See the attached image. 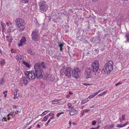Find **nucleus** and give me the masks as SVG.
Instances as JSON below:
<instances>
[{
    "instance_id": "nucleus-1",
    "label": "nucleus",
    "mask_w": 129,
    "mask_h": 129,
    "mask_svg": "<svg viewBox=\"0 0 129 129\" xmlns=\"http://www.w3.org/2000/svg\"><path fill=\"white\" fill-rule=\"evenodd\" d=\"M46 67L44 62H38L36 63L34 66V68L36 73L35 75L36 78L38 79H41L43 77V69H45Z\"/></svg>"
},
{
    "instance_id": "nucleus-2",
    "label": "nucleus",
    "mask_w": 129,
    "mask_h": 129,
    "mask_svg": "<svg viewBox=\"0 0 129 129\" xmlns=\"http://www.w3.org/2000/svg\"><path fill=\"white\" fill-rule=\"evenodd\" d=\"M113 63L112 61H108L105 64L103 70L106 74L110 73L113 69Z\"/></svg>"
},
{
    "instance_id": "nucleus-3",
    "label": "nucleus",
    "mask_w": 129,
    "mask_h": 129,
    "mask_svg": "<svg viewBox=\"0 0 129 129\" xmlns=\"http://www.w3.org/2000/svg\"><path fill=\"white\" fill-rule=\"evenodd\" d=\"M15 22L18 30L21 31H22L25 28L24 20L18 18L16 19Z\"/></svg>"
},
{
    "instance_id": "nucleus-4",
    "label": "nucleus",
    "mask_w": 129,
    "mask_h": 129,
    "mask_svg": "<svg viewBox=\"0 0 129 129\" xmlns=\"http://www.w3.org/2000/svg\"><path fill=\"white\" fill-rule=\"evenodd\" d=\"M13 108L14 109L13 112H11L10 114L6 116L4 118H3V121H7V120H9L11 117V116L13 117L15 116L16 114L18 113V111L17 110L18 107L15 105H13Z\"/></svg>"
},
{
    "instance_id": "nucleus-5",
    "label": "nucleus",
    "mask_w": 129,
    "mask_h": 129,
    "mask_svg": "<svg viewBox=\"0 0 129 129\" xmlns=\"http://www.w3.org/2000/svg\"><path fill=\"white\" fill-rule=\"evenodd\" d=\"M25 74L26 77L29 80H33L36 78L34 71L31 70L30 71L25 72Z\"/></svg>"
},
{
    "instance_id": "nucleus-6",
    "label": "nucleus",
    "mask_w": 129,
    "mask_h": 129,
    "mask_svg": "<svg viewBox=\"0 0 129 129\" xmlns=\"http://www.w3.org/2000/svg\"><path fill=\"white\" fill-rule=\"evenodd\" d=\"M40 9L41 11L45 12L48 9V6L47 3L44 1H41L39 4Z\"/></svg>"
},
{
    "instance_id": "nucleus-7",
    "label": "nucleus",
    "mask_w": 129,
    "mask_h": 129,
    "mask_svg": "<svg viewBox=\"0 0 129 129\" xmlns=\"http://www.w3.org/2000/svg\"><path fill=\"white\" fill-rule=\"evenodd\" d=\"M81 71L80 69L77 67L74 68L72 71V76L75 78H79L80 75Z\"/></svg>"
},
{
    "instance_id": "nucleus-8",
    "label": "nucleus",
    "mask_w": 129,
    "mask_h": 129,
    "mask_svg": "<svg viewBox=\"0 0 129 129\" xmlns=\"http://www.w3.org/2000/svg\"><path fill=\"white\" fill-rule=\"evenodd\" d=\"M31 36L32 39L35 41H38L40 38V35L37 29H36L32 32Z\"/></svg>"
},
{
    "instance_id": "nucleus-9",
    "label": "nucleus",
    "mask_w": 129,
    "mask_h": 129,
    "mask_svg": "<svg viewBox=\"0 0 129 129\" xmlns=\"http://www.w3.org/2000/svg\"><path fill=\"white\" fill-rule=\"evenodd\" d=\"M84 75L87 79L91 77L92 75V69L90 67H88L85 69Z\"/></svg>"
},
{
    "instance_id": "nucleus-10",
    "label": "nucleus",
    "mask_w": 129,
    "mask_h": 129,
    "mask_svg": "<svg viewBox=\"0 0 129 129\" xmlns=\"http://www.w3.org/2000/svg\"><path fill=\"white\" fill-rule=\"evenodd\" d=\"M92 67L93 68V71L94 72H97L99 67V62L97 60L94 61L92 63Z\"/></svg>"
},
{
    "instance_id": "nucleus-11",
    "label": "nucleus",
    "mask_w": 129,
    "mask_h": 129,
    "mask_svg": "<svg viewBox=\"0 0 129 129\" xmlns=\"http://www.w3.org/2000/svg\"><path fill=\"white\" fill-rule=\"evenodd\" d=\"M44 79L48 81L52 82L54 80L55 77L52 74H49L45 75L44 77Z\"/></svg>"
},
{
    "instance_id": "nucleus-12",
    "label": "nucleus",
    "mask_w": 129,
    "mask_h": 129,
    "mask_svg": "<svg viewBox=\"0 0 129 129\" xmlns=\"http://www.w3.org/2000/svg\"><path fill=\"white\" fill-rule=\"evenodd\" d=\"M28 82L26 78L25 77H22L20 79L19 84L21 86H22L23 85H26L28 83Z\"/></svg>"
},
{
    "instance_id": "nucleus-13",
    "label": "nucleus",
    "mask_w": 129,
    "mask_h": 129,
    "mask_svg": "<svg viewBox=\"0 0 129 129\" xmlns=\"http://www.w3.org/2000/svg\"><path fill=\"white\" fill-rule=\"evenodd\" d=\"M71 69V68L67 67L65 69L64 71H63L65 75L68 77L71 76L72 72Z\"/></svg>"
},
{
    "instance_id": "nucleus-14",
    "label": "nucleus",
    "mask_w": 129,
    "mask_h": 129,
    "mask_svg": "<svg viewBox=\"0 0 129 129\" xmlns=\"http://www.w3.org/2000/svg\"><path fill=\"white\" fill-rule=\"evenodd\" d=\"M26 41V38L24 37H22L20 41V43L18 44L19 46L21 47L25 45Z\"/></svg>"
},
{
    "instance_id": "nucleus-15",
    "label": "nucleus",
    "mask_w": 129,
    "mask_h": 129,
    "mask_svg": "<svg viewBox=\"0 0 129 129\" xmlns=\"http://www.w3.org/2000/svg\"><path fill=\"white\" fill-rule=\"evenodd\" d=\"M15 27L14 25H11L8 30V34H10V33L14 31L15 29Z\"/></svg>"
},
{
    "instance_id": "nucleus-16",
    "label": "nucleus",
    "mask_w": 129,
    "mask_h": 129,
    "mask_svg": "<svg viewBox=\"0 0 129 129\" xmlns=\"http://www.w3.org/2000/svg\"><path fill=\"white\" fill-rule=\"evenodd\" d=\"M16 59L19 62L21 61V59L23 58V56L22 55L17 54L16 56Z\"/></svg>"
},
{
    "instance_id": "nucleus-17",
    "label": "nucleus",
    "mask_w": 129,
    "mask_h": 129,
    "mask_svg": "<svg viewBox=\"0 0 129 129\" xmlns=\"http://www.w3.org/2000/svg\"><path fill=\"white\" fill-rule=\"evenodd\" d=\"M9 34V36H7L6 37L7 40L8 42H12V41L13 38L11 35H10V34Z\"/></svg>"
},
{
    "instance_id": "nucleus-18",
    "label": "nucleus",
    "mask_w": 129,
    "mask_h": 129,
    "mask_svg": "<svg viewBox=\"0 0 129 129\" xmlns=\"http://www.w3.org/2000/svg\"><path fill=\"white\" fill-rule=\"evenodd\" d=\"M114 126L113 124H109L107 125L104 127V129H111L113 128Z\"/></svg>"
},
{
    "instance_id": "nucleus-19",
    "label": "nucleus",
    "mask_w": 129,
    "mask_h": 129,
    "mask_svg": "<svg viewBox=\"0 0 129 129\" xmlns=\"http://www.w3.org/2000/svg\"><path fill=\"white\" fill-rule=\"evenodd\" d=\"M70 111V114L71 115H73L76 113L77 111L74 109H72L69 110Z\"/></svg>"
},
{
    "instance_id": "nucleus-20",
    "label": "nucleus",
    "mask_w": 129,
    "mask_h": 129,
    "mask_svg": "<svg viewBox=\"0 0 129 129\" xmlns=\"http://www.w3.org/2000/svg\"><path fill=\"white\" fill-rule=\"evenodd\" d=\"M5 60L3 59H0V64L1 66H4L6 63Z\"/></svg>"
},
{
    "instance_id": "nucleus-21",
    "label": "nucleus",
    "mask_w": 129,
    "mask_h": 129,
    "mask_svg": "<svg viewBox=\"0 0 129 129\" xmlns=\"http://www.w3.org/2000/svg\"><path fill=\"white\" fill-rule=\"evenodd\" d=\"M128 123V122H127L125 123L124 124H117L116 126V127H123L125 126Z\"/></svg>"
},
{
    "instance_id": "nucleus-22",
    "label": "nucleus",
    "mask_w": 129,
    "mask_h": 129,
    "mask_svg": "<svg viewBox=\"0 0 129 129\" xmlns=\"http://www.w3.org/2000/svg\"><path fill=\"white\" fill-rule=\"evenodd\" d=\"M60 101V100L55 99L52 101V104H58V102Z\"/></svg>"
},
{
    "instance_id": "nucleus-23",
    "label": "nucleus",
    "mask_w": 129,
    "mask_h": 129,
    "mask_svg": "<svg viewBox=\"0 0 129 129\" xmlns=\"http://www.w3.org/2000/svg\"><path fill=\"white\" fill-rule=\"evenodd\" d=\"M67 106L69 109H72L74 108V107L73 106L72 104L71 103H68L67 104Z\"/></svg>"
},
{
    "instance_id": "nucleus-24",
    "label": "nucleus",
    "mask_w": 129,
    "mask_h": 129,
    "mask_svg": "<svg viewBox=\"0 0 129 129\" xmlns=\"http://www.w3.org/2000/svg\"><path fill=\"white\" fill-rule=\"evenodd\" d=\"M16 71L18 73L20 74H22V72L20 70L18 67L16 66L15 68Z\"/></svg>"
},
{
    "instance_id": "nucleus-25",
    "label": "nucleus",
    "mask_w": 129,
    "mask_h": 129,
    "mask_svg": "<svg viewBox=\"0 0 129 129\" xmlns=\"http://www.w3.org/2000/svg\"><path fill=\"white\" fill-rule=\"evenodd\" d=\"M2 27V29L3 31H4L6 27V25L5 23H3V22L1 21V23Z\"/></svg>"
},
{
    "instance_id": "nucleus-26",
    "label": "nucleus",
    "mask_w": 129,
    "mask_h": 129,
    "mask_svg": "<svg viewBox=\"0 0 129 129\" xmlns=\"http://www.w3.org/2000/svg\"><path fill=\"white\" fill-rule=\"evenodd\" d=\"M49 117L47 115L43 117L42 120V121H46L47 120Z\"/></svg>"
},
{
    "instance_id": "nucleus-27",
    "label": "nucleus",
    "mask_w": 129,
    "mask_h": 129,
    "mask_svg": "<svg viewBox=\"0 0 129 129\" xmlns=\"http://www.w3.org/2000/svg\"><path fill=\"white\" fill-rule=\"evenodd\" d=\"M27 52L31 55L34 54V52L30 49H28L27 50Z\"/></svg>"
},
{
    "instance_id": "nucleus-28",
    "label": "nucleus",
    "mask_w": 129,
    "mask_h": 129,
    "mask_svg": "<svg viewBox=\"0 0 129 129\" xmlns=\"http://www.w3.org/2000/svg\"><path fill=\"white\" fill-rule=\"evenodd\" d=\"M22 63L25 65V67H27V68H29L30 66L29 64L26 62L23 61L22 62Z\"/></svg>"
},
{
    "instance_id": "nucleus-29",
    "label": "nucleus",
    "mask_w": 129,
    "mask_h": 129,
    "mask_svg": "<svg viewBox=\"0 0 129 129\" xmlns=\"http://www.w3.org/2000/svg\"><path fill=\"white\" fill-rule=\"evenodd\" d=\"M18 90L17 89H14L13 91V93L14 95H17V92Z\"/></svg>"
},
{
    "instance_id": "nucleus-30",
    "label": "nucleus",
    "mask_w": 129,
    "mask_h": 129,
    "mask_svg": "<svg viewBox=\"0 0 129 129\" xmlns=\"http://www.w3.org/2000/svg\"><path fill=\"white\" fill-rule=\"evenodd\" d=\"M47 115L48 116V117H49L50 116H54V112L52 111Z\"/></svg>"
},
{
    "instance_id": "nucleus-31",
    "label": "nucleus",
    "mask_w": 129,
    "mask_h": 129,
    "mask_svg": "<svg viewBox=\"0 0 129 129\" xmlns=\"http://www.w3.org/2000/svg\"><path fill=\"white\" fill-rule=\"evenodd\" d=\"M125 37L127 39V41L129 42V32L126 33Z\"/></svg>"
},
{
    "instance_id": "nucleus-32",
    "label": "nucleus",
    "mask_w": 129,
    "mask_h": 129,
    "mask_svg": "<svg viewBox=\"0 0 129 129\" xmlns=\"http://www.w3.org/2000/svg\"><path fill=\"white\" fill-rule=\"evenodd\" d=\"M59 46L60 47V50L62 51L63 50L62 47L63 46V44H60L59 45Z\"/></svg>"
},
{
    "instance_id": "nucleus-33",
    "label": "nucleus",
    "mask_w": 129,
    "mask_h": 129,
    "mask_svg": "<svg viewBox=\"0 0 129 129\" xmlns=\"http://www.w3.org/2000/svg\"><path fill=\"white\" fill-rule=\"evenodd\" d=\"M4 80L3 78H1L0 79V84H1L4 83Z\"/></svg>"
},
{
    "instance_id": "nucleus-34",
    "label": "nucleus",
    "mask_w": 129,
    "mask_h": 129,
    "mask_svg": "<svg viewBox=\"0 0 129 129\" xmlns=\"http://www.w3.org/2000/svg\"><path fill=\"white\" fill-rule=\"evenodd\" d=\"M64 113L63 112H61L60 113H59L57 114L56 115V116L57 117H59L60 116L61 114H63Z\"/></svg>"
},
{
    "instance_id": "nucleus-35",
    "label": "nucleus",
    "mask_w": 129,
    "mask_h": 129,
    "mask_svg": "<svg viewBox=\"0 0 129 129\" xmlns=\"http://www.w3.org/2000/svg\"><path fill=\"white\" fill-rule=\"evenodd\" d=\"M22 2L24 3H27L29 0H21Z\"/></svg>"
},
{
    "instance_id": "nucleus-36",
    "label": "nucleus",
    "mask_w": 129,
    "mask_h": 129,
    "mask_svg": "<svg viewBox=\"0 0 129 129\" xmlns=\"http://www.w3.org/2000/svg\"><path fill=\"white\" fill-rule=\"evenodd\" d=\"M11 51L12 53H16V50L14 49H11Z\"/></svg>"
},
{
    "instance_id": "nucleus-37",
    "label": "nucleus",
    "mask_w": 129,
    "mask_h": 129,
    "mask_svg": "<svg viewBox=\"0 0 129 129\" xmlns=\"http://www.w3.org/2000/svg\"><path fill=\"white\" fill-rule=\"evenodd\" d=\"M125 115L124 114H123L122 115V117L121 118L124 121L126 119L125 118Z\"/></svg>"
},
{
    "instance_id": "nucleus-38",
    "label": "nucleus",
    "mask_w": 129,
    "mask_h": 129,
    "mask_svg": "<svg viewBox=\"0 0 129 129\" xmlns=\"http://www.w3.org/2000/svg\"><path fill=\"white\" fill-rule=\"evenodd\" d=\"M50 111L47 110L46 111H44V112L43 113V114H44V115H45L46 114H47L48 113V112H50Z\"/></svg>"
},
{
    "instance_id": "nucleus-39",
    "label": "nucleus",
    "mask_w": 129,
    "mask_h": 129,
    "mask_svg": "<svg viewBox=\"0 0 129 129\" xmlns=\"http://www.w3.org/2000/svg\"><path fill=\"white\" fill-rule=\"evenodd\" d=\"M6 25L7 26H9L12 24V23L10 22H7L6 23Z\"/></svg>"
},
{
    "instance_id": "nucleus-40",
    "label": "nucleus",
    "mask_w": 129,
    "mask_h": 129,
    "mask_svg": "<svg viewBox=\"0 0 129 129\" xmlns=\"http://www.w3.org/2000/svg\"><path fill=\"white\" fill-rule=\"evenodd\" d=\"M94 96L92 94L90 95L87 98V99L89 98L90 99H91L93 98Z\"/></svg>"
},
{
    "instance_id": "nucleus-41",
    "label": "nucleus",
    "mask_w": 129,
    "mask_h": 129,
    "mask_svg": "<svg viewBox=\"0 0 129 129\" xmlns=\"http://www.w3.org/2000/svg\"><path fill=\"white\" fill-rule=\"evenodd\" d=\"M96 123V122L95 121H93L92 122V125H95Z\"/></svg>"
},
{
    "instance_id": "nucleus-42",
    "label": "nucleus",
    "mask_w": 129,
    "mask_h": 129,
    "mask_svg": "<svg viewBox=\"0 0 129 129\" xmlns=\"http://www.w3.org/2000/svg\"><path fill=\"white\" fill-rule=\"evenodd\" d=\"M122 83H120V82H118V83L115 84V85L116 86H117L118 85L122 84Z\"/></svg>"
},
{
    "instance_id": "nucleus-43",
    "label": "nucleus",
    "mask_w": 129,
    "mask_h": 129,
    "mask_svg": "<svg viewBox=\"0 0 129 129\" xmlns=\"http://www.w3.org/2000/svg\"><path fill=\"white\" fill-rule=\"evenodd\" d=\"M14 96L13 98V99H17L18 98V97L17 95H14Z\"/></svg>"
},
{
    "instance_id": "nucleus-44",
    "label": "nucleus",
    "mask_w": 129,
    "mask_h": 129,
    "mask_svg": "<svg viewBox=\"0 0 129 129\" xmlns=\"http://www.w3.org/2000/svg\"><path fill=\"white\" fill-rule=\"evenodd\" d=\"M88 101H87L86 102H85L84 101H82L81 102V103L82 104H84L85 103H86Z\"/></svg>"
},
{
    "instance_id": "nucleus-45",
    "label": "nucleus",
    "mask_w": 129,
    "mask_h": 129,
    "mask_svg": "<svg viewBox=\"0 0 129 129\" xmlns=\"http://www.w3.org/2000/svg\"><path fill=\"white\" fill-rule=\"evenodd\" d=\"M119 120L120 121L121 123H122L123 120H122L121 117H120L119 118Z\"/></svg>"
},
{
    "instance_id": "nucleus-46",
    "label": "nucleus",
    "mask_w": 129,
    "mask_h": 129,
    "mask_svg": "<svg viewBox=\"0 0 129 129\" xmlns=\"http://www.w3.org/2000/svg\"><path fill=\"white\" fill-rule=\"evenodd\" d=\"M83 111H84V113L85 112H86V113H87V112H88V111H90V110H83Z\"/></svg>"
},
{
    "instance_id": "nucleus-47",
    "label": "nucleus",
    "mask_w": 129,
    "mask_h": 129,
    "mask_svg": "<svg viewBox=\"0 0 129 129\" xmlns=\"http://www.w3.org/2000/svg\"><path fill=\"white\" fill-rule=\"evenodd\" d=\"M107 90H106V91L103 92H102V93L103 95L106 94V93H107Z\"/></svg>"
},
{
    "instance_id": "nucleus-48",
    "label": "nucleus",
    "mask_w": 129,
    "mask_h": 129,
    "mask_svg": "<svg viewBox=\"0 0 129 129\" xmlns=\"http://www.w3.org/2000/svg\"><path fill=\"white\" fill-rule=\"evenodd\" d=\"M103 91V89H100L97 92L98 93H99L102 91Z\"/></svg>"
},
{
    "instance_id": "nucleus-49",
    "label": "nucleus",
    "mask_w": 129,
    "mask_h": 129,
    "mask_svg": "<svg viewBox=\"0 0 129 129\" xmlns=\"http://www.w3.org/2000/svg\"><path fill=\"white\" fill-rule=\"evenodd\" d=\"M84 111H83V110L82 111V113H81V115L82 116H83L84 115Z\"/></svg>"
},
{
    "instance_id": "nucleus-50",
    "label": "nucleus",
    "mask_w": 129,
    "mask_h": 129,
    "mask_svg": "<svg viewBox=\"0 0 129 129\" xmlns=\"http://www.w3.org/2000/svg\"><path fill=\"white\" fill-rule=\"evenodd\" d=\"M98 94V93L97 92H95L94 94H93V96H95L96 95Z\"/></svg>"
},
{
    "instance_id": "nucleus-51",
    "label": "nucleus",
    "mask_w": 129,
    "mask_h": 129,
    "mask_svg": "<svg viewBox=\"0 0 129 129\" xmlns=\"http://www.w3.org/2000/svg\"><path fill=\"white\" fill-rule=\"evenodd\" d=\"M70 96V95L69 94H68L66 96V97L67 98H69Z\"/></svg>"
},
{
    "instance_id": "nucleus-52",
    "label": "nucleus",
    "mask_w": 129,
    "mask_h": 129,
    "mask_svg": "<svg viewBox=\"0 0 129 129\" xmlns=\"http://www.w3.org/2000/svg\"><path fill=\"white\" fill-rule=\"evenodd\" d=\"M54 118V116H52L50 118V119L51 120V119H53Z\"/></svg>"
},
{
    "instance_id": "nucleus-53",
    "label": "nucleus",
    "mask_w": 129,
    "mask_h": 129,
    "mask_svg": "<svg viewBox=\"0 0 129 129\" xmlns=\"http://www.w3.org/2000/svg\"><path fill=\"white\" fill-rule=\"evenodd\" d=\"M72 94H73V93L72 92H71V91H70L69 92V94L70 95H72Z\"/></svg>"
},
{
    "instance_id": "nucleus-54",
    "label": "nucleus",
    "mask_w": 129,
    "mask_h": 129,
    "mask_svg": "<svg viewBox=\"0 0 129 129\" xmlns=\"http://www.w3.org/2000/svg\"><path fill=\"white\" fill-rule=\"evenodd\" d=\"M7 92H8V91H4L3 92V94H5V93H7Z\"/></svg>"
},
{
    "instance_id": "nucleus-55",
    "label": "nucleus",
    "mask_w": 129,
    "mask_h": 129,
    "mask_svg": "<svg viewBox=\"0 0 129 129\" xmlns=\"http://www.w3.org/2000/svg\"><path fill=\"white\" fill-rule=\"evenodd\" d=\"M37 127L38 128H40V125L39 124H38L37 125Z\"/></svg>"
},
{
    "instance_id": "nucleus-56",
    "label": "nucleus",
    "mask_w": 129,
    "mask_h": 129,
    "mask_svg": "<svg viewBox=\"0 0 129 129\" xmlns=\"http://www.w3.org/2000/svg\"><path fill=\"white\" fill-rule=\"evenodd\" d=\"M103 95L102 94V93H100V94H99L98 95V96H102Z\"/></svg>"
},
{
    "instance_id": "nucleus-57",
    "label": "nucleus",
    "mask_w": 129,
    "mask_h": 129,
    "mask_svg": "<svg viewBox=\"0 0 129 129\" xmlns=\"http://www.w3.org/2000/svg\"><path fill=\"white\" fill-rule=\"evenodd\" d=\"M100 127V126H97V127H95V129H98L99 128V127Z\"/></svg>"
},
{
    "instance_id": "nucleus-58",
    "label": "nucleus",
    "mask_w": 129,
    "mask_h": 129,
    "mask_svg": "<svg viewBox=\"0 0 129 129\" xmlns=\"http://www.w3.org/2000/svg\"><path fill=\"white\" fill-rule=\"evenodd\" d=\"M51 121V120L50 119H49L47 121L48 122V123H49Z\"/></svg>"
},
{
    "instance_id": "nucleus-59",
    "label": "nucleus",
    "mask_w": 129,
    "mask_h": 129,
    "mask_svg": "<svg viewBox=\"0 0 129 129\" xmlns=\"http://www.w3.org/2000/svg\"><path fill=\"white\" fill-rule=\"evenodd\" d=\"M72 124V123L71 122V121H69V124H70V125Z\"/></svg>"
},
{
    "instance_id": "nucleus-60",
    "label": "nucleus",
    "mask_w": 129,
    "mask_h": 129,
    "mask_svg": "<svg viewBox=\"0 0 129 129\" xmlns=\"http://www.w3.org/2000/svg\"><path fill=\"white\" fill-rule=\"evenodd\" d=\"M40 115L41 116H43V115H44V114H43V113L42 114H41Z\"/></svg>"
},
{
    "instance_id": "nucleus-61",
    "label": "nucleus",
    "mask_w": 129,
    "mask_h": 129,
    "mask_svg": "<svg viewBox=\"0 0 129 129\" xmlns=\"http://www.w3.org/2000/svg\"><path fill=\"white\" fill-rule=\"evenodd\" d=\"M7 94H5L4 95V97H5V98L7 96Z\"/></svg>"
},
{
    "instance_id": "nucleus-62",
    "label": "nucleus",
    "mask_w": 129,
    "mask_h": 129,
    "mask_svg": "<svg viewBox=\"0 0 129 129\" xmlns=\"http://www.w3.org/2000/svg\"><path fill=\"white\" fill-rule=\"evenodd\" d=\"M95 127H92L90 129H95Z\"/></svg>"
},
{
    "instance_id": "nucleus-63",
    "label": "nucleus",
    "mask_w": 129,
    "mask_h": 129,
    "mask_svg": "<svg viewBox=\"0 0 129 129\" xmlns=\"http://www.w3.org/2000/svg\"><path fill=\"white\" fill-rule=\"evenodd\" d=\"M72 124L73 125L76 124V123L75 122H73L72 123Z\"/></svg>"
},
{
    "instance_id": "nucleus-64",
    "label": "nucleus",
    "mask_w": 129,
    "mask_h": 129,
    "mask_svg": "<svg viewBox=\"0 0 129 129\" xmlns=\"http://www.w3.org/2000/svg\"><path fill=\"white\" fill-rule=\"evenodd\" d=\"M31 128V126H30L28 129H30Z\"/></svg>"
}]
</instances>
